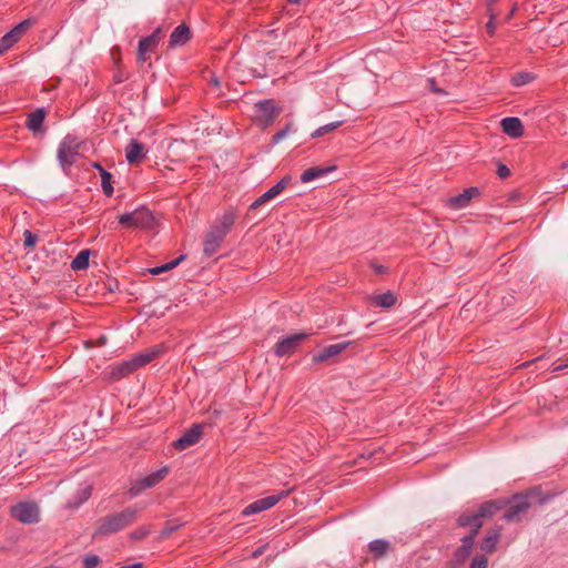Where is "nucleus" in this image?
Masks as SVG:
<instances>
[{"label": "nucleus", "mask_w": 568, "mask_h": 568, "mask_svg": "<svg viewBox=\"0 0 568 568\" xmlns=\"http://www.w3.org/2000/svg\"><path fill=\"white\" fill-rule=\"evenodd\" d=\"M225 236L226 235L221 233L217 229L210 227L204 237L203 253L206 256L214 255L219 251Z\"/></svg>", "instance_id": "obj_8"}, {"label": "nucleus", "mask_w": 568, "mask_h": 568, "mask_svg": "<svg viewBox=\"0 0 568 568\" xmlns=\"http://www.w3.org/2000/svg\"><path fill=\"white\" fill-rule=\"evenodd\" d=\"M306 333H296L280 339L274 346V354L277 357H283L293 354L302 343L307 338Z\"/></svg>", "instance_id": "obj_7"}, {"label": "nucleus", "mask_w": 568, "mask_h": 568, "mask_svg": "<svg viewBox=\"0 0 568 568\" xmlns=\"http://www.w3.org/2000/svg\"><path fill=\"white\" fill-rule=\"evenodd\" d=\"M30 20H23L18 23L10 32L14 36L16 39H20L21 36L30 28Z\"/></svg>", "instance_id": "obj_36"}, {"label": "nucleus", "mask_w": 568, "mask_h": 568, "mask_svg": "<svg viewBox=\"0 0 568 568\" xmlns=\"http://www.w3.org/2000/svg\"><path fill=\"white\" fill-rule=\"evenodd\" d=\"M516 10H517V4H514L511 10L509 11V13L506 17V21H509L513 18V16L515 14Z\"/></svg>", "instance_id": "obj_51"}, {"label": "nucleus", "mask_w": 568, "mask_h": 568, "mask_svg": "<svg viewBox=\"0 0 568 568\" xmlns=\"http://www.w3.org/2000/svg\"><path fill=\"white\" fill-rule=\"evenodd\" d=\"M495 18H496V14L490 13V19H489V21L487 22V30H488V32H489V34H490V36H493V34H494L495 29H496L495 23H494Z\"/></svg>", "instance_id": "obj_48"}, {"label": "nucleus", "mask_w": 568, "mask_h": 568, "mask_svg": "<svg viewBox=\"0 0 568 568\" xmlns=\"http://www.w3.org/2000/svg\"><path fill=\"white\" fill-rule=\"evenodd\" d=\"M145 154L144 145L135 139H132L125 149V158L130 164L141 162Z\"/></svg>", "instance_id": "obj_12"}, {"label": "nucleus", "mask_w": 568, "mask_h": 568, "mask_svg": "<svg viewBox=\"0 0 568 568\" xmlns=\"http://www.w3.org/2000/svg\"><path fill=\"white\" fill-rule=\"evenodd\" d=\"M369 551L377 558L383 557L389 549V542L384 539H376L368 544Z\"/></svg>", "instance_id": "obj_28"}, {"label": "nucleus", "mask_w": 568, "mask_h": 568, "mask_svg": "<svg viewBox=\"0 0 568 568\" xmlns=\"http://www.w3.org/2000/svg\"><path fill=\"white\" fill-rule=\"evenodd\" d=\"M82 562L83 568H95L100 564V557L97 555H87Z\"/></svg>", "instance_id": "obj_40"}, {"label": "nucleus", "mask_w": 568, "mask_h": 568, "mask_svg": "<svg viewBox=\"0 0 568 568\" xmlns=\"http://www.w3.org/2000/svg\"><path fill=\"white\" fill-rule=\"evenodd\" d=\"M44 118L45 111L43 109H37L28 115L27 128L32 132H39L42 128Z\"/></svg>", "instance_id": "obj_23"}, {"label": "nucleus", "mask_w": 568, "mask_h": 568, "mask_svg": "<svg viewBox=\"0 0 568 568\" xmlns=\"http://www.w3.org/2000/svg\"><path fill=\"white\" fill-rule=\"evenodd\" d=\"M126 79H128V75H126L124 72H122V71H118V72H115V73H114V75H113V81H114L115 83H122V82H124Z\"/></svg>", "instance_id": "obj_46"}, {"label": "nucleus", "mask_w": 568, "mask_h": 568, "mask_svg": "<svg viewBox=\"0 0 568 568\" xmlns=\"http://www.w3.org/2000/svg\"><path fill=\"white\" fill-rule=\"evenodd\" d=\"M134 213V227L151 230L154 226V216L148 209H138Z\"/></svg>", "instance_id": "obj_17"}, {"label": "nucleus", "mask_w": 568, "mask_h": 568, "mask_svg": "<svg viewBox=\"0 0 568 568\" xmlns=\"http://www.w3.org/2000/svg\"><path fill=\"white\" fill-rule=\"evenodd\" d=\"M119 223L125 227H134V213H125L119 217Z\"/></svg>", "instance_id": "obj_41"}, {"label": "nucleus", "mask_w": 568, "mask_h": 568, "mask_svg": "<svg viewBox=\"0 0 568 568\" xmlns=\"http://www.w3.org/2000/svg\"><path fill=\"white\" fill-rule=\"evenodd\" d=\"M291 2L297 3L300 0H290Z\"/></svg>", "instance_id": "obj_57"}, {"label": "nucleus", "mask_w": 568, "mask_h": 568, "mask_svg": "<svg viewBox=\"0 0 568 568\" xmlns=\"http://www.w3.org/2000/svg\"><path fill=\"white\" fill-rule=\"evenodd\" d=\"M567 367H568V357H567L566 363L558 364V365L554 366L552 372H560Z\"/></svg>", "instance_id": "obj_50"}, {"label": "nucleus", "mask_w": 568, "mask_h": 568, "mask_svg": "<svg viewBox=\"0 0 568 568\" xmlns=\"http://www.w3.org/2000/svg\"><path fill=\"white\" fill-rule=\"evenodd\" d=\"M531 80H532V77L530 73H517L513 77L511 83L515 87H520V85L529 83Z\"/></svg>", "instance_id": "obj_37"}, {"label": "nucleus", "mask_w": 568, "mask_h": 568, "mask_svg": "<svg viewBox=\"0 0 568 568\" xmlns=\"http://www.w3.org/2000/svg\"><path fill=\"white\" fill-rule=\"evenodd\" d=\"M181 525L174 524L173 521L165 523L163 530L161 531L162 537H169L180 528Z\"/></svg>", "instance_id": "obj_43"}, {"label": "nucleus", "mask_w": 568, "mask_h": 568, "mask_svg": "<svg viewBox=\"0 0 568 568\" xmlns=\"http://www.w3.org/2000/svg\"><path fill=\"white\" fill-rule=\"evenodd\" d=\"M529 507L530 504L526 499H520L507 509V511L504 514V518L507 521H519L520 515L524 514Z\"/></svg>", "instance_id": "obj_20"}, {"label": "nucleus", "mask_w": 568, "mask_h": 568, "mask_svg": "<svg viewBox=\"0 0 568 568\" xmlns=\"http://www.w3.org/2000/svg\"><path fill=\"white\" fill-rule=\"evenodd\" d=\"M168 474H169V467L163 466L162 468H160L140 479H136L132 484V486L129 490V494L131 495V497H135V496L140 495L141 493H143L144 490L153 488L159 483H161L168 476Z\"/></svg>", "instance_id": "obj_5"}, {"label": "nucleus", "mask_w": 568, "mask_h": 568, "mask_svg": "<svg viewBox=\"0 0 568 568\" xmlns=\"http://www.w3.org/2000/svg\"><path fill=\"white\" fill-rule=\"evenodd\" d=\"M160 354L159 348H152L144 352H141L136 355H134L132 358L135 362L136 368L146 365L148 363L152 362L154 358H156Z\"/></svg>", "instance_id": "obj_26"}, {"label": "nucleus", "mask_w": 568, "mask_h": 568, "mask_svg": "<svg viewBox=\"0 0 568 568\" xmlns=\"http://www.w3.org/2000/svg\"><path fill=\"white\" fill-rule=\"evenodd\" d=\"M288 494H290V490H283L278 494L270 495L267 497L257 499V500L251 503L250 505H247L242 510V516L247 517V516L255 515V514L262 513L264 510H267V509L272 508L273 506H275L280 500H282L286 496H288Z\"/></svg>", "instance_id": "obj_6"}, {"label": "nucleus", "mask_w": 568, "mask_h": 568, "mask_svg": "<svg viewBox=\"0 0 568 568\" xmlns=\"http://www.w3.org/2000/svg\"><path fill=\"white\" fill-rule=\"evenodd\" d=\"M24 237V246L27 247H33L37 244L38 236L33 234L31 231L26 230L23 233Z\"/></svg>", "instance_id": "obj_42"}, {"label": "nucleus", "mask_w": 568, "mask_h": 568, "mask_svg": "<svg viewBox=\"0 0 568 568\" xmlns=\"http://www.w3.org/2000/svg\"><path fill=\"white\" fill-rule=\"evenodd\" d=\"M212 83H213L215 87H219L220 81H219V79L213 78V79H212Z\"/></svg>", "instance_id": "obj_53"}, {"label": "nucleus", "mask_w": 568, "mask_h": 568, "mask_svg": "<svg viewBox=\"0 0 568 568\" xmlns=\"http://www.w3.org/2000/svg\"><path fill=\"white\" fill-rule=\"evenodd\" d=\"M236 220V215L232 211L225 212L211 227L217 229L221 233L227 234Z\"/></svg>", "instance_id": "obj_24"}, {"label": "nucleus", "mask_w": 568, "mask_h": 568, "mask_svg": "<svg viewBox=\"0 0 568 568\" xmlns=\"http://www.w3.org/2000/svg\"><path fill=\"white\" fill-rule=\"evenodd\" d=\"M191 39L190 28L182 23L178 26L170 36L169 47H182L186 44Z\"/></svg>", "instance_id": "obj_14"}, {"label": "nucleus", "mask_w": 568, "mask_h": 568, "mask_svg": "<svg viewBox=\"0 0 568 568\" xmlns=\"http://www.w3.org/2000/svg\"><path fill=\"white\" fill-rule=\"evenodd\" d=\"M261 554V550L255 551L253 555L254 557L258 556Z\"/></svg>", "instance_id": "obj_54"}, {"label": "nucleus", "mask_w": 568, "mask_h": 568, "mask_svg": "<svg viewBox=\"0 0 568 568\" xmlns=\"http://www.w3.org/2000/svg\"><path fill=\"white\" fill-rule=\"evenodd\" d=\"M136 518L138 510L134 507H128L119 513L105 516L99 520L93 536L116 534L135 523Z\"/></svg>", "instance_id": "obj_1"}, {"label": "nucleus", "mask_w": 568, "mask_h": 568, "mask_svg": "<svg viewBox=\"0 0 568 568\" xmlns=\"http://www.w3.org/2000/svg\"><path fill=\"white\" fill-rule=\"evenodd\" d=\"M435 92H439L440 90L436 89V85H433Z\"/></svg>", "instance_id": "obj_56"}, {"label": "nucleus", "mask_w": 568, "mask_h": 568, "mask_svg": "<svg viewBox=\"0 0 568 568\" xmlns=\"http://www.w3.org/2000/svg\"><path fill=\"white\" fill-rule=\"evenodd\" d=\"M504 133L510 138L517 139L524 134V126L519 118L509 116L500 122Z\"/></svg>", "instance_id": "obj_15"}, {"label": "nucleus", "mask_w": 568, "mask_h": 568, "mask_svg": "<svg viewBox=\"0 0 568 568\" xmlns=\"http://www.w3.org/2000/svg\"><path fill=\"white\" fill-rule=\"evenodd\" d=\"M80 155V142L71 134L63 138L58 148L57 158L63 172L68 173Z\"/></svg>", "instance_id": "obj_2"}, {"label": "nucleus", "mask_w": 568, "mask_h": 568, "mask_svg": "<svg viewBox=\"0 0 568 568\" xmlns=\"http://www.w3.org/2000/svg\"><path fill=\"white\" fill-rule=\"evenodd\" d=\"M435 92H439L440 90L436 89V85H433Z\"/></svg>", "instance_id": "obj_55"}, {"label": "nucleus", "mask_w": 568, "mask_h": 568, "mask_svg": "<svg viewBox=\"0 0 568 568\" xmlns=\"http://www.w3.org/2000/svg\"><path fill=\"white\" fill-rule=\"evenodd\" d=\"M332 170H333V168H317V166L310 168L302 173L301 181L303 183L312 182L316 179H320V178L326 175Z\"/></svg>", "instance_id": "obj_25"}, {"label": "nucleus", "mask_w": 568, "mask_h": 568, "mask_svg": "<svg viewBox=\"0 0 568 568\" xmlns=\"http://www.w3.org/2000/svg\"><path fill=\"white\" fill-rule=\"evenodd\" d=\"M487 566H488L487 558L485 556L480 555V556H476L473 559L469 568H487Z\"/></svg>", "instance_id": "obj_44"}, {"label": "nucleus", "mask_w": 568, "mask_h": 568, "mask_svg": "<svg viewBox=\"0 0 568 568\" xmlns=\"http://www.w3.org/2000/svg\"><path fill=\"white\" fill-rule=\"evenodd\" d=\"M291 178L284 176L275 185H273L270 190L264 192L261 196H258L250 206L251 210H255L258 206L265 204L266 202L271 201L272 199L276 197L278 194H281L284 189L290 183Z\"/></svg>", "instance_id": "obj_9"}, {"label": "nucleus", "mask_w": 568, "mask_h": 568, "mask_svg": "<svg viewBox=\"0 0 568 568\" xmlns=\"http://www.w3.org/2000/svg\"><path fill=\"white\" fill-rule=\"evenodd\" d=\"M497 174L499 178L506 179L509 176L510 170L505 164H500L498 166Z\"/></svg>", "instance_id": "obj_45"}, {"label": "nucleus", "mask_w": 568, "mask_h": 568, "mask_svg": "<svg viewBox=\"0 0 568 568\" xmlns=\"http://www.w3.org/2000/svg\"><path fill=\"white\" fill-rule=\"evenodd\" d=\"M255 121L262 126H268L281 113V108L272 99L258 101L254 105Z\"/></svg>", "instance_id": "obj_4"}, {"label": "nucleus", "mask_w": 568, "mask_h": 568, "mask_svg": "<svg viewBox=\"0 0 568 568\" xmlns=\"http://www.w3.org/2000/svg\"><path fill=\"white\" fill-rule=\"evenodd\" d=\"M371 267L375 271L376 274H384L387 272V268L384 265L377 264L375 262L371 263Z\"/></svg>", "instance_id": "obj_47"}, {"label": "nucleus", "mask_w": 568, "mask_h": 568, "mask_svg": "<svg viewBox=\"0 0 568 568\" xmlns=\"http://www.w3.org/2000/svg\"><path fill=\"white\" fill-rule=\"evenodd\" d=\"M202 436V428L199 424L193 425L179 439L174 442V447L179 450L186 449L195 445Z\"/></svg>", "instance_id": "obj_10"}, {"label": "nucleus", "mask_w": 568, "mask_h": 568, "mask_svg": "<svg viewBox=\"0 0 568 568\" xmlns=\"http://www.w3.org/2000/svg\"><path fill=\"white\" fill-rule=\"evenodd\" d=\"M338 125H339V122H332V123L325 124V125L318 128L317 130H315L311 134V136L312 138L323 136V135L334 131Z\"/></svg>", "instance_id": "obj_35"}, {"label": "nucleus", "mask_w": 568, "mask_h": 568, "mask_svg": "<svg viewBox=\"0 0 568 568\" xmlns=\"http://www.w3.org/2000/svg\"><path fill=\"white\" fill-rule=\"evenodd\" d=\"M92 494V487L90 485H84L80 487L72 498H70L67 504V509H78L83 503H85Z\"/></svg>", "instance_id": "obj_18"}, {"label": "nucleus", "mask_w": 568, "mask_h": 568, "mask_svg": "<svg viewBox=\"0 0 568 568\" xmlns=\"http://www.w3.org/2000/svg\"><path fill=\"white\" fill-rule=\"evenodd\" d=\"M185 260V255H180L179 257H176L175 260L169 262V263H165L161 266H156V267H153L150 270V273L153 274V275H159L163 272H166V271H170L174 267H176L182 261Z\"/></svg>", "instance_id": "obj_31"}, {"label": "nucleus", "mask_w": 568, "mask_h": 568, "mask_svg": "<svg viewBox=\"0 0 568 568\" xmlns=\"http://www.w3.org/2000/svg\"><path fill=\"white\" fill-rule=\"evenodd\" d=\"M10 515L22 524L40 521V508L36 501H20L10 507Z\"/></svg>", "instance_id": "obj_3"}, {"label": "nucleus", "mask_w": 568, "mask_h": 568, "mask_svg": "<svg viewBox=\"0 0 568 568\" xmlns=\"http://www.w3.org/2000/svg\"><path fill=\"white\" fill-rule=\"evenodd\" d=\"M100 176H101V186H102L103 193L106 196H111L114 191L112 183H111L112 175L108 171H103V173L100 174Z\"/></svg>", "instance_id": "obj_33"}, {"label": "nucleus", "mask_w": 568, "mask_h": 568, "mask_svg": "<svg viewBox=\"0 0 568 568\" xmlns=\"http://www.w3.org/2000/svg\"><path fill=\"white\" fill-rule=\"evenodd\" d=\"M92 166H93L95 170H98L100 174H102V173H103V171H105V170H104V168H103L100 163H98V162L93 163V165H92Z\"/></svg>", "instance_id": "obj_52"}, {"label": "nucleus", "mask_w": 568, "mask_h": 568, "mask_svg": "<svg viewBox=\"0 0 568 568\" xmlns=\"http://www.w3.org/2000/svg\"><path fill=\"white\" fill-rule=\"evenodd\" d=\"M17 42L18 39H16L10 31L6 33L0 40V44L6 51L9 50Z\"/></svg>", "instance_id": "obj_38"}, {"label": "nucleus", "mask_w": 568, "mask_h": 568, "mask_svg": "<svg viewBox=\"0 0 568 568\" xmlns=\"http://www.w3.org/2000/svg\"><path fill=\"white\" fill-rule=\"evenodd\" d=\"M151 530L152 529L150 525L141 526L130 534V538L132 540H143L151 534Z\"/></svg>", "instance_id": "obj_34"}, {"label": "nucleus", "mask_w": 568, "mask_h": 568, "mask_svg": "<svg viewBox=\"0 0 568 568\" xmlns=\"http://www.w3.org/2000/svg\"><path fill=\"white\" fill-rule=\"evenodd\" d=\"M348 345H351L349 341L328 345V346L324 347L322 351H320L318 353L314 354L312 357V361H313V363L327 362L328 359L341 354Z\"/></svg>", "instance_id": "obj_11"}, {"label": "nucleus", "mask_w": 568, "mask_h": 568, "mask_svg": "<svg viewBox=\"0 0 568 568\" xmlns=\"http://www.w3.org/2000/svg\"><path fill=\"white\" fill-rule=\"evenodd\" d=\"M479 194L477 187H468L463 193L449 199L448 204L450 207L458 210L466 207L473 197Z\"/></svg>", "instance_id": "obj_16"}, {"label": "nucleus", "mask_w": 568, "mask_h": 568, "mask_svg": "<svg viewBox=\"0 0 568 568\" xmlns=\"http://www.w3.org/2000/svg\"><path fill=\"white\" fill-rule=\"evenodd\" d=\"M90 251L82 250L71 262V268L74 271L85 270L89 266Z\"/></svg>", "instance_id": "obj_29"}, {"label": "nucleus", "mask_w": 568, "mask_h": 568, "mask_svg": "<svg viewBox=\"0 0 568 568\" xmlns=\"http://www.w3.org/2000/svg\"><path fill=\"white\" fill-rule=\"evenodd\" d=\"M369 304L376 307L389 308L395 305L397 297L388 291L379 295H373L368 297Z\"/></svg>", "instance_id": "obj_21"}, {"label": "nucleus", "mask_w": 568, "mask_h": 568, "mask_svg": "<svg viewBox=\"0 0 568 568\" xmlns=\"http://www.w3.org/2000/svg\"><path fill=\"white\" fill-rule=\"evenodd\" d=\"M161 34H162V31L161 29H156L151 36H149L148 38H152L153 39V44L156 45L158 41L160 40L161 38Z\"/></svg>", "instance_id": "obj_49"}, {"label": "nucleus", "mask_w": 568, "mask_h": 568, "mask_svg": "<svg viewBox=\"0 0 568 568\" xmlns=\"http://www.w3.org/2000/svg\"><path fill=\"white\" fill-rule=\"evenodd\" d=\"M136 365L133 358H130L128 361H123L121 363L114 364L111 366L110 376L112 379L118 381L123 377L129 376L133 372H135Z\"/></svg>", "instance_id": "obj_13"}, {"label": "nucleus", "mask_w": 568, "mask_h": 568, "mask_svg": "<svg viewBox=\"0 0 568 568\" xmlns=\"http://www.w3.org/2000/svg\"><path fill=\"white\" fill-rule=\"evenodd\" d=\"M498 509L499 507L495 501H487L480 506L476 515L480 516V520L483 521V518L493 516Z\"/></svg>", "instance_id": "obj_32"}, {"label": "nucleus", "mask_w": 568, "mask_h": 568, "mask_svg": "<svg viewBox=\"0 0 568 568\" xmlns=\"http://www.w3.org/2000/svg\"><path fill=\"white\" fill-rule=\"evenodd\" d=\"M475 537L476 530H471L469 535L462 539V546L456 550L455 554L456 560L464 562L468 558L474 546Z\"/></svg>", "instance_id": "obj_19"}, {"label": "nucleus", "mask_w": 568, "mask_h": 568, "mask_svg": "<svg viewBox=\"0 0 568 568\" xmlns=\"http://www.w3.org/2000/svg\"><path fill=\"white\" fill-rule=\"evenodd\" d=\"M500 532H501L500 527H495L491 530H489L487 536L481 541V545H480L481 550H484L486 552L495 551L496 545L500 538Z\"/></svg>", "instance_id": "obj_22"}, {"label": "nucleus", "mask_w": 568, "mask_h": 568, "mask_svg": "<svg viewBox=\"0 0 568 568\" xmlns=\"http://www.w3.org/2000/svg\"><path fill=\"white\" fill-rule=\"evenodd\" d=\"M458 524L463 527L470 526L471 530H476V535L478 534L480 527L483 526L480 516H477L476 514H463L458 518Z\"/></svg>", "instance_id": "obj_27"}, {"label": "nucleus", "mask_w": 568, "mask_h": 568, "mask_svg": "<svg viewBox=\"0 0 568 568\" xmlns=\"http://www.w3.org/2000/svg\"><path fill=\"white\" fill-rule=\"evenodd\" d=\"M292 130V124L288 123L285 125V128H283L282 130H280L278 132H276L273 138H272V142L274 144H277L278 142H281L283 139H285L290 132Z\"/></svg>", "instance_id": "obj_39"}, {"label": "nucleus", "mask_w": 568, "mask_h": 568, "mask_svg": "<svg viewBox=\"0 0 568 568\" xmlns=\"http://www.w3.org/2000/svg\"><path fill=\"white\" fill-rule=\"evenodd\" d=\"M155 45L153 44L152 38H143L139 41L138 45V60L145 62L148 60L146 53L151 51Z\"/></svg>", "instance_id": "obj_30"}]
</instances>
